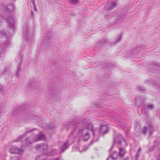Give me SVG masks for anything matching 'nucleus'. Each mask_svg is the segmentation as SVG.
Returning <instances> with one entry per match:
<instances>
[{
	"label": "nucleus",
	"instance_id": "cd10ccee",
	"mask_svg": "<svg viewBox=\"0 0 160 160\" xmlns=\"http://www.w3.org/2000/svg\"><path fill=\"white\" fill-rule=\"evenodd\" d=\"M6 34V33L4 31H0V37L2 38Z\"/></svg>",
	"mask_w": 160,
	"mask_h": 160
},
{
	"label": "nucleus",
	"instance_id": "4468645a",
	"mask_svg": "<svg viewBox=\"0 0 160 160\" xmlns=\"http://www.w3.org/2000/svg\"><path fill=\"white\" fill-rule=\"evenodd\" d=\"M24 38L25 40L27 41L28 40V32L27 27L24 29L23 31Z\"/></svg>",
	"mask_w": 160,
	"mask_h": 160
},
{
	"label": "nucleus",
	"instance_id": "c03bdc74",
	"mask_svg": "<svg viewBox=\"0 0 160 160\" xmlns=\"http://www.w3.org/2000/svg\"><path fill=\"white\" fill-rule=\"evenodd\" d=\"M9 34V36H11V34H12V33H11V34Z\"/></svg>",
	"mask_w": 160,
	"mask_h": 160
},
{
	"label": "nucleus",
	"instance_id": "f704fd0d",
	"mask_svg": "<svg viewBox=\"0 0 160 160\" xmlns=\"http://www.w3.org/2000/svg\"><path fill=\"white\" fill-rule=\"evenodd\" d=\"M18 72H17V73H16V76H17V77L18 76V73L19 71V70H20V68L19 67L18 68Z\"/></svg>",
	"mask_w": 160,
	"mask_h": 160
},
{
	"label": "nucleus",
	"instance_id": "c756f323",
	"mask_svg": "<svg viewBox=\"0 0 160 160\" xmlns=\"http://www.w3.org/2000/svg\"><path fill=\"white\" fill-rule=\"evenodd\" d=\"M78 2V0H72L71 1V2L73 4L77 3Z\"/></svg>",
	"mask_w": 160,
	"mask_h": 160
},
{
	"label": "nucleus",
	"instance_id": "9b49d317",
	"mask_svg": "<svg viewBox=\"0 0 160 160\" xmlns=\"http://www.w3.org/2000/svg\"><path fill=\"white\" fill-rule=\"evenodd\" d=\"M117 3L115 2H113L106 6V9L108 10H111L115 8L117 6Z\"/></svg>",
	"mask_w": 160,
	"mask_h": 160
},
{
	"label": "nucleus",
	"instance_id": "393cba45",
	"mask_svg": "<svg viewBox=\"0 0 160 160\" xmlns=\"http://www.w3.org/2000/svg\"><path fill=\"white\" fill-rule=\"evenodd\" d=\"M140 48L139 47H137L134 50H133L132 51V53L133 54H135L137 53V52H138L139 49Z\"/></svg>",
	"mask_w": 160,
	"mask_h": 160
},
{
	"label": "nucleus",
	"instance_id": "a878e982",
	"mask_svg": "<svg viewBox=\"0 0 160 160\" xmlns=\"http://www.w3.org/2000/svg\"><path fill=\"white\" fill-rule=\"evenodd\" d=\"M147 128L146 126H144V127L143 129L142 130V133L145 135L147 132Z\"/></svg>",
	"mask_w": 160,
	"mask_h": 160
},
{
	"label": "nucleus",
	"instance_id": "39448f33",
	"mask_svg": "<svg viewBox=\"0 0 160 160\" xmlns=\"http://www.w3.org/2000/svg\"><path fill=\"white\" fill-rule=\"evenodd\" d=\"M124 141L126 143V145H127L125 140L123 138L121 134H118V135L117 138L114 139L113 140V142L114 143H118L119 144H121L122 142Z\"/></svg>",
	"mask_w": 160,
	"mask_h": 160
},
{
	"label": "nucleus",
	"instance_id": "c85d7f7f",
	"mask_svg": "<svg viewBox=\"0 0 160 160\" xmlns=\"http://www.w3.org/2000/svg\"><path fill=\"white\" fill-rule=\"evenodd\" d=\"M4 90L3 86L1 85H0V93H2L3 92Z\"/></svg>",
	"mask_w": 160,
	"mask_h": 160
},
{
	"label": "nucleus",
	"instance_id": "5701e85b",
	"mask_svg": "<svg viewBox=\"0 0 160 160\" xmlns=\"http://www.w3.org/2000/svg\"><path fill=\"white\" fill-rule=\"evenodd\" d=\"M10 160H22V159L21 157H11Z\"/></svg>",
	"mask_w": 160,
	"mask_h": 160
},
{
	"label": "nucleus",
	"instance_id": "a211bd4d",
	"mask_svg": "<svg viewBox=\"0 0 160 160\" xmlns=\"http://www.w3.org/2000/svg\"><path fill=\"white\" fill-rule=\"evenodd\" d=\"M22 107L21 106L20 107L18 108L15 110L13 112V113L14 114H17L18 113L20 112H21L22 111Z\"/></svg>",
	"mask_w": 160,
	"mask_h": 160
},
{
	"label": "nucleus",
	"instance_id": "4be33fe9",
	"mask_svg": "<svg viewBox=\"0 0 160 160\" xmlns=\"http://www.w3.org/2000/svg\"><path fill=\"white\" fill-rule=\"evenodd\" d=\"M5 47H2L1 46H0V57H1V55L3 53V52L5 49Z\"/></svg>",
	"mask_w": 160,
	"mask_h": 160
},
{
	"label": "nucleus",
	"instance_id": "20e7f679",
	"mask_svg": "<svg viewBox=\"0 0 160 160\" xmlns=\"http://www.w3.org/2000/svg\"><path fill=\"white\" fill-rule=\"evenodd\" d=\"M82 123L84 127H86L88 130L91 131L92 132L93 135L94 136L93 125L90 123H88L86 119L84 120Z\"/></svg>",
	"mask_w": 160,
	"mask_h": 160
},
{
	"label": "nucleus",
	"instance_id": "2f4dec72",
	"mask_svg": "<svg viewBox=\"0 0 160 160\" xmlns=\"http://www.w3.org/2000/svg\"><path fill=\"white\" fill-rule=\"evenodd\" d=\"M55 127V126H54L49 125L48 126V128L49 129H52L54 128Z\"/></svg>",
	"mask_w": 160,
	"mask_h": 160
},
{
	"label": "nucleus",
	"instance_id": "2eb2a0df",
	"mask_svg": "<svg viewBox=\"0 0 160 160\" xmlns=\"http://www.w3.org/2000/svg\"><path fill=\"white\" fill-rule=\"evenodd\" d=\"M68 142L67 141L63 143V145L60 148V149L62 152H63L66 149H67L68 147Z\"/></svg>",
	"mask_w": 160,
	"mask_h": 160
},
{
	"label": "nucleus",
	"instance_id": "a18cd8bd",
	"mask_svg": "<svg viewBox=\"0 0 160 160\" xmlns=\"http://www.w3.org/2000/svg\"><path fill=\"white\" fill-rule=\"evenodd\" d=\"M34 10L35 11H37V9H34Z\"/></svg>",
	"mask_w": 160,
	"mask_h": 160
},
{
	"label": "nucleus",
	"instance_id": "473e14b6",
	"mask_svg": "<svg viewBox=\"0 0 160 160\" xmlns=\"http://www.w3.org/2000/svg\"><path fill=\"white\" fill-rule=\"evenodd\" d=\"M140 155V153H137L136 155V160H138V158L139 157Z\"/></svg>",
	"mask_w": 160,
	"mask_h": 160
},
{
	"label": "nucleus",
	"instance_id": "ddd939ff",
	"mask_svg": "<svg viewBox=\"0 0 160 160\" xmlns=\"http://www.w3.org/2000/svg\"><path fill=\"white\" fill-rule=\"evenodd\" d=\"M126 153L125 149L122 148H119L118 156L121 158L124 157Z\"/></svg>",
	"mask_w": 160,
	"mask_h": 160
},
{
	"label": "nucleus",
	"instance_id": "7c9ffc66",
	"mask_svg": "<svg viewBox=\"0 0 160 160\" xmlns=\"http://www.w3.org/2000/svg\"><path fill=\"white\" fill-rule=\"evenodd\" d=\"M36 160H45L44 159H41V156H37L36 159Z\"/></svg>",
	"mask_w": 160,
	"mask_h": 160
},
{
	"label": "nucleus",
	"instance_id": "6e6552de",
	"mask_svg": "<svg viewBox=\"0 0 160 160\" xmlns=\"http://www.w3.org/2000/svg\"><path fill=\"white\" fill-rule=\"evenodd\" d=\"M2 6H1V8L2 9L4 8V10L8 12L14 11V6L12 4L8 6L7 8L4 7V5L3 4H2Z\"/></svg>",
	"mask_w": 160,
	"mask_h": 160
},
{
	"label": "nucleus",
	"instance_id": "37998d69",
	"mask_svg": "<svg viewBox=\"0 0 160 160\" xmlns=\"http://www.w3.org/2000/svg\"><path fill=\"white\" fill-rule=\"evenodd\" d=\"M152 131L151 130V131H150V134H152Z\"/></svg>",
	"mask_w": 160,
	"mask_h": 160
},
{
	"label": "nucleus",
	"instance_id": "e433bc0d",
	"mask_svg": "<svg viewBox=\"0 0 160 160\" xmlns=\"http://www.w3.org/2000/svg\"><path fill=\"white\" fill-rule=\"evenodd\" d=\"M141 151V148H139V149L138 150V153H140V152Z\"/></svg>",
	"mask_w": 160,
	"mask_h": 160
},
{
	"label": "nucleus",
	"instance_id": "49530a36",
	"mask_svg": "<svg viewBox=\"0 0 160 160\" xmlns=\"http://www.w3.org/2000/svg\"><path fill=\"white\" fill-rule=\"evenodd\" d=\"M136 101H137V102H138V100H137Z\"/></svg>",
	"mask_w": 160,
	"mask_h": 160
},
{
	"label": "nucleus",
	"instance_id": "4c0bfd02",
	"mask_svg": "<svg viewBox=\"0 0 160 160\" xmlns=\"http://www.w3.org/2000/svg\"><path fill=\"white\" fill-rule=\"evenodd\" d=\"M113 148V146H112L111 147V148H110V149H109V152H110V151Z\"/></svg>",
	"mask_w": 160,
	"mask_h": 160
},
{
	"label": "nucleus",
	"instance_id": "b1692460",
	"mask_svg": "<svg viewBox=\"0 0 160 160\" xmlns=\"http://www.w3.org/2000/svg\"><path fill=\"white\" fill-rule=\"evenodd\" d=\"M5 38L7 39V40L5 42H4V45L5 47H8L10 44V43L8 42V40L7 39V38H8L9 37H7V36H6Z\"/></svg>",
	"mask_w": 160,
	"mask_h": 160
},
{
	"label": "nucleus",
	"instance_id": "f3484780",
	"mask_svg": "<svg viewBox=\"0 0 160 160\" xmlns=\"http://www.w3.org/2000/svg\"><path fill=\"white\" fill-rule=\"evenodd\" d=\"M118 156V154L115 151L113 153L110 155L111 158L114 160L117 159Z\"/></svg>",
	"mask_w": 160,
	"mask_h": 160
},
{
	"label": "nucleus",
	"instance_id": "c9c22d12",
	"mask_svg": "<svg viewBox=\"0 0 160 160\" xmlns=\"http://www.w3.org/2000/svg\"><path fill=\"white\" fill-rule=\"evenodd\" d=\"M157 160H160V155H158L157 158Z\"/></svg>",
	"mask_w": 160,
	"mask_h": 160
},
{
	"label": "nucleus",
	"instance_id": "a19ab883",
	"mask_svg": "<svg viewBox=\"0 0 160 160\" xmlns=\"http://www.w3.org/2000/svg\"><path fill=\"white\" fill-rule=\"evenodd\" d=\"M123 160H128V158H126L124 159Z\"/></svg>",
	"mask_w": 160,
	"mask_h": 160
},
{
	"label": "nucleus",
	"instance_id": "1a4fd4ad",
	"mask_svg": "<svg viewBox=\"0 0 160 160\" xmlns=\"http://www.w3.org/2000/svg\"><path fill=\"white\" fill-rule=\"evenodd\" d=\"M100 131L103 134H106L108 132V127L106 125H101L100 128Z\"/></svg>",
	"mask_w": 160,
	"mask_h": 160
},
{
	"label": "nucleus",
	"instance_id": "f257e3e1",
	"mask_svg": "<svg viewBox=\"0 0 160 160\" xmlns=\"http://www.w3.org/2000/svg\"><path fill=\"white\" fill-rule=\"evenodd\" d=\"M45 137L44 135L40 132L38 135H32L30 137L26 138L25 142L26 143L31 144L32 143L39 141L45 140Z\"/></svg>",
	"mask_w": 160,
	"mask_h": 160
},
{
	"label": "nucleus",
	"instance_id": "f8f14e48",
	"mask_svg": "<svg viewBox=\"0 0 160 160\" xmlns=\"http://www.w3.org/2000/svg\"><path fill=\"white\" fill-rule=\"evenodd\" d=\"M126 18V14L125 13L121 14L118 18L117 19H118L117 21V23L119 22V23L121 22L124 19Z\"/></svg>",
	"mask_w": 160,
	"mask_h": 160
},
{
	"label": "nucleus",
	"instance_id": "58836bf2",
	"mask_svg": "<svg viewBox=\"0 0 160 160\" xmlns=\"http://www.w3.org/2000/svg\"><path fill=\"white\" fill-rule=\"evenodd\" d=\"M52 151H53L55 153H56V149L53 150H52Z\"/></svg>",
	"mask_w": 160,
	"mask_h": 160
},
{
	"label": "nucleus",
	"instance_id": "de8ad7c7",
	"mask_svg": "<svg viewBox=\"0 0 160 160\" xmlns=\"http://www.w3.org/2000/svg\"><path fill=\"white\" fill-rule=\"evenodd\" d=\"M107 160H108V158Z\"/></svg>",
	"mask_w": 160,
	"mask_h": 160
},
{
	"label": "nucleus",
	"instance_id": "0eeeda50",
	"mask_svg": "<svg viewBox=\"0 0 160 160\" xmlns=\"http://www.w3.org/2000/svg\"><path fill=\"white\" fill-rule=\"evenodd\" d=\"M148 68H152L155 69L160 70V65L157 63L152 62L150 63Z\"/></svg>",
	"mask_w": 160,
	"mask_h": 160
},
{
	"label": "nucleus",
	"instance_id": "79ce46f5",
	"mask_svg": "<svg viewBox=\"0 0 160 160\" xmlns=\"http://www.w3.org/2000/svg\"><path fill=\"white\" fill-rule=\"evenodd\" d=\"M149 128H152V126H151V125H149Z\"/></svg>",
	"mask_w": 160,
	"mask_h": 160
},
{
	"label": "nucleus",
	"instance_id": "6ab92c4d",
	"mask_svg": "<svg viewBox=\"0 0 160 160\" xmlns=\"http://www.w3.org/2000/svg\"><path fill=\"white\" fill-rule=\"evenodd\" d=\"M90 137V135L88 133H87L83 137V140L84 141H87L89 138Z\"/></svg>",
	"mask_w": 160,
	"mask_h": 160
},
{
	"label": "nucleus",
	"instance_id": "dca6fc26",
	"mask_svg": "<svg viewBox=\"0 0 160 160\" xmlns=\"http://www.w3.org/2000/svg\"><path fill=\"white\" fill-rule=\"evenodd\" d=\"M51 38L49 36L46 37L43 41L44 44H48L51 42Z\"/></svg>",
	"mask_w": 160,
	"mask_h": 160
},
{
	"label": "nucleus",
	"instance_id": "7ed1b4c3",
	"mask_svg": "<svg viewBox=\"0 0 160 160\" xmlns=\"http://www.w3.org/2000/svg\"><path fill=\"white\" fill-rule=\"evenodd\" d=\"M7 23L10 28L12 30L13 32L14 29V21L13 18L11 16H9L7 19Z\"/></svg>",
	"mask_w": 160,
	"mask_h": 160
},
{
	"label": "nucleus",
	"instance_id": "aec40b11",
	"mask_svg": "<svg viewBox=\"0 0 160 160\" xmlns=\"http://www.w3.org/2000/svg\"><path fill=\"white\" fill-rule=\"evenodd\" d=\"M146 107L149 109L151 110L154 108V105L153 104L149 103L146 105Z\"/></svg>",
	"mask_w": 160,
	"mask_h": 160
},
{
	"label": "nucleus",
	"instance_id": "423d86ee",
	"mask_svg": "<svg viewBox=\"0 0 160 160\" xmlns=\"http://www.w3.org/2000/svg\"><path fill=\"white\" fill-rule=\"evenodd\" d=\"M48 148V146L46 144H41L38 145L36 148V150H46Z\"/></svg>",
	"mask_w": 160,
	"mask_h": 160
},
{
	"label": "nucleus",
	"instance_id": "09e8293b",
	"mask_svg": "<svg viewBox=\"0 0 160 160\" xmlns=\"http://www.w3.org/2000/svg\"><path fill=\"white\" fill-rule=\"evenodd\" d=\"M0 113H1V112H0Z\"/></svg>",
	"mask_w": 160,
	"mask_h": 160
},
{
	"label": "nucleus",
	"instance_id": "72a5a7b5",
	"mask_svg": "<svg viewBox=\"0 0 160 160\" xmlns=\"http://www.w3.org/2000/svg\"><path fill=\"white\" fill-rule=\"evenodd\" d=\"M84 128H80V129L79 130H78V132L79 133H82V132L83 131H84Z\"/></svg>",
	"mask_w": 160,
	"mask_h": 160
},
{
	"label": "nucleus",
	"instance_id": "412c9836",
	"mask_svg": "<svg viewBox=\"0 0 160 160\" xmlns=\"http://www.w3.org/2000/svg\"><path fill=\"white\" fill-rule=\"evenodd\" d=\"M138 90L141 92H143L145 91L146 89L142 87L139 86L138 87Z\"/></svg>",
	"mask_w": 160,
	"mask_h": 160
},
{
	"label": "nucleus",
	"instance_id": "f03ea898",
	"mask_svg": "<svg viewBox=\"0 0 160 160\" xmlns=\"http://www.w3.org/2000/svg\"><path fill=\"white\" fill-rule=\"evenodd\" d=\"M24 150L19 148L15 146H13L10 148L9 152L12 154H16L19 155H21L24 152Z\"/></svg>",
	"mask_w": 160,
	"mask_h": 160
},
{
	"label": "nucleus",
	"instance_id": "9d476101",
	"mask_svg": "<svg viewBox=\"0 0 160 160\" xmlns=\"http://www.w3.org/2000/svg\"><path fill=\"white\" fill-rule=\"evenodd\" d=\"M35 129H33V130H31L30 131H28L27 130L26 132L25 133L22 135H20L14 141V142H18L21 141L22 142H23V141L22 140V139L26 135V134L34 130Z\"/></svg>",
	"mask_w": 160,
	"mask_h": 160
},
{
	"label": "nucleus",
	"instance_id": "ea45409f",
	"mask_svg": "<svg viewBox=\"0 0 160 160\" xmlns=\"http://www.w3.org/2000/svg\"><path fill=\"white\" fill-rule=\"evenodd\" d=\"M54 153H51V154H48V155H50V156H51V155H54Z\"/></svg>",
	"mask_w": 160,
	"mask_h": 160
},
{
	"label": "nucleus",
	"instance_id": "bb28decb",
	"mask_svg": "<svg viewBox=\"0 0 160 160\" xmlns=\"http://www.w3.org/2000/svg\"><path fill=\"white\" fill-rule=\"evenodd\" d=\"M122 38V36H120L118 38L116 39L115 40V44H116V43H118L121 39Z\"/></svg>",
	"mask_w": 160,
	"mask_h": 160
}]
</instances>
